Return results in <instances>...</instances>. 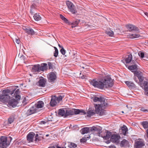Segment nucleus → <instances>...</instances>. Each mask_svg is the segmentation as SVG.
I'll return each mask as SVG.
<instances>
[{
	"mask_svg": "<svg viewBox=\"0 0 148 148\" xmlns=\"http://www.w3.org/2000/svg\"><path fill=\"white\" fill-rule=\"evenodd\" d=\"M66 109L65 117H66L68 116L74 115V111H73V109L71 110H67Z\"/></svg>",
	"mask_w": 148,
	"mask_h": 148,
	"instance_id": "21",
	"label": "nucleus"
},
{
	"mask_svg": "<svg viewBox=\"0 0 148 148\" xmlns=\"http://www.w3.org/2000/svg\"><path fill=\"white\" fill-rule=\"evenodd\" d=\"M136 61H134V60L132 61V62L133 64H135Z\"/></svg>",
	"mask_w": 148,
	"mask_h": 148,
	"instance_id": "62",
	"label": "nucleus"
},
{
	"mask_svg": "<svg viewBox=\"0 0 148 148\" xmlns=\"http://www.w3.org/2000/svg\"><path fill=\"white\" fill-rule=\"evenodd\" d=\"M60 16L62 19L64 21V22L67 23H68L69 24H70V22L69 21L65 18L64 16L60 14Z\"/></svg>",
	"mask_w": 148,
	"mask_h": 148,
	"instance_id": "39",
	"label": "nucleus"
},
{
	"mask_svg": "<svg viewBox=\"0 0 148 148\" xmlns=\"http://www.w3.org/2000/svg\"><path fill=\"white\" fill-rule=\"evenodd\" d=\"M140 110L141 111H143V112H148V109H146L145 107H142L141 108Z\"/></svg>",
	"mask_w": 148,
	"mask_h": 148,
	"instance_id": "50",
	"label": "nucleus"
},
{
	"mask_svg": "<svg viewBox=\"0 0 148 148\" xmlns=\"http://www.w3.org/2000/svg\"><path fill=\"white\" fill-rule=\"evenodd\" d=\"M7 138L5 136H2L0 139V147L6 148L9 144L7 143Z\"/></svg>",
	"mask_w": 148,
	"mask_h": 148,
	"instance_id": "5",
	"label": "nucleus"
},
{
	"mask_svg": "<svg viewBox=\"0 0 148 148\" xmlns=\"http://www.w3.org/2000/svg\"><path fill=\"white\" fill-rule=\"evenodd\" d=\"M140 86L144 88L145 90V94L148 96V82L147 81H144L143 83L141 84Z\"/></svg>",
	"mask_w": 148,
	"mask_h": 148,
	"instance_id": "11",
	"label": "nucleus"
},
{
	"mask_svg": "<svg viewBox=\"0 0 148 148\" xmlns=\"http://www.w3.org/2000/svg\"><path fill=\"white\" fill-rule=\"evenodd\" d=\"M106 33L110 36H112L114 34L113 32L111 30L106 31Z\"/></svg>",
	"mask_w": 148,
	"mask_h": 148,
	"instance_id": "42",
	"label": "nucleus"
},
{
	"mask_svg": "<svg viewBox=\"0 0 148 148\" xmlns=\"http://www.w3.org/2000/svg\"><path fill=\"white\" fill-rule=\"evenodd\" d=\"M35 134L33 132L29 133L27 136V140L29 142H32Z\"/></svg>",
	"mask_w": 148,
	"mask_h": 148,
	"instance_id": "16",
	"label": "nucleus"
},
{
	"mask_svg": "<svg viewBox=\"0 0 148 148\" xmlns=\"http://www.w3.org/2000/svg\"><path fill=\"white\" fill-rule=\"evenodd\" d=\"M129 144V142L125 139H123L120 144V146L122 147H125L127 146Z\"/></svg>",
	"mask_w": 148,
	"mask_h": 148,
	"instance_id": "25",
	"label": "nucleus"
},
{
	"mask_svg": "<svg viewBox=\"0 0 148 148\" xmlns=\"http://www.w3.org/2000/svg\"><path fill=\"white\" fill-rule=\"evenodd\" d=\"M40 70L41 71H44L46 70L47 68V64L46 63H44L40 65Z\"/></svg>",
	"mask_w": 148,
	"mask_h": 148,
	"instance_id": "26",
	"label": "nucleus"
},
{
	"mask_svg": "<svg viewBox=\"0 0 148 148\" xmlns=\"http://www.w3.org/2000/svg\"><path fill=\"white\" fill-rule=\"evenodd\" d=\"M47 78L49 82H54L57 78L56 73L51 72L49 73L47 75Z\"/></svg>",
	"mask_w": 148,
	"mask_h": 148,
	"instance_id": "6",
	"label": "nucleus"
},
{
	"mask_svg": "<svg viewBox=\"0 0 148 148\" xmlns=\"http://www.w3.org/2000/svg\"><path fill=\"white\" fill-rule=\"evenodd\" d=\"M23 29L26 33L28 34L33 35L35 33L34 30L30 28L24 27Z\"/></svg>",
	"mask_w": 148,
	"mask_h": 148,
	"instance_id": "12",
	"label": "nucleus"
},
{
	"mask_svg": "<svg viewBox=\"0 0 148 148\" xmlns=\"http://www.w3.org/2000/svg\"><path fill=\"white\" fill-rule=\"evenodd\" d=\"M90 138V136L87 137H83L80 140V142L81 143H84L86 142L87 139H89Z\"/></svg>",
	"mask_w": 148,
	"mask_h": 148,
	"instance_id": "43",
	"label": "nucleus"
},
{
	"mask_svg": "<svg viewBox=\"0 0 148 148\" xmlns=\"http://www.w3.org/2000/svg\"><path fill=\"white\" fill-rule=\"evenodd\" d=\"M14 118L13 116L10 117L8 119V123L11 124L14 121Z\"/></svg>",
	"mask_w": 148,
	"mask_h": 148,
	"instance_id": "46",
	"label": "nucleus"
},
{
	"mask_svg": "<svg viewBox=\"0 0 148 148\" xmlns=\"http://www.w3.org/2000/svg\"><path fill=\"white\" fill-rule=\"evenodd\" d=\"M145 145L144 141L140 140L135 141L134 147L135 148H144Z\"/></svg>",
	"mask_w": 148,
	"mask_h": 148,
	"instance_id": "7",
	"label": "nucleus"
},
{
	"mask_svg": "<svg viewBox=\"0 0 148 148\" xmlns=\"http://www.w3.org/2000/svg\"><path fill=\"white\" fill-rule=\"evenodd\" d=\"M35 141H39V139L38 137V134H36L35 136Z\"/></svg>",
	"mask_w": 148,
	"mask_h": 148,
	"instance_id": "51",
	"label": "nucleus"
},
{
	"mask_svg": "<svg viewBox=\"0 0 148 148\" xmlns=\"http://www.w3.org/2000/svg\"><path fill=\"white\" fill-rule=\"evenodd\" d=\"M44 105V103L42 101H38L36 104H35L34 107L35 108H42Z\"/></svg>",
	"mask_w": 148,
	"mask_h": 148,
	"instance_id": "19",
	"label": "nucleus"
},
{
	"mask_svg": "<svg viewBox=\"0 0 148 148\" xmlns=\"http://www.w3.org/2000/svg\"><path fill=\"white\" fill-rule=\"evenodd\" d=\"M145 14L146 16H147L148 17V13L146 12L145 13Z\"/></svg>",
	"mask_w": 148,
	"mask_h": 148,
	"instance_id": "60",
	"label": "nucleus"
},
{
	"mask_svg": "<svg viewBox=\"0 0 148 148\" xmlns=\"http://www.w3.org/2000/svg\"><path fill=\"white\" fill-rule=\"evenodd\" d=\"M127 27L128 29L130 31H132L133 30L138 31V29L137 27L132 25H127Z\"/></svg>",
	"mask_w": 148,
	"mask_h": 148,
	"instance_id": "18",
	"label": "nucleus"
},
{
	"mask_svg": "<svg viewBox=\"0 0 148 148\" xmlns=\"http://www.w3.org/2000/svg\"><path fill=\"white\" fill-rule=\"evenodd\" d=\"M93 101L94 102H99L100 104L103 103L106 104L107 103V101L106 99L102 97H94L93 98Z\"/></svg>",
	"mask_w": 148,
	"mask_h": 148,
	"instance_id": "8",
	"label": "nucleus"
},
{
	"mask_svg": "<svg viewBox=\"0 0 148 148\" xmlns=\"http://www.w3.org/2000/svg\"><path fill=\"white\" fill-rule=\"evenodd\" d=\"M48 148H56L54 146H51V147H49Z\"/></svg>",
	"mask_w": 148,
	"mask_h": 148,
	"instance_id": "63",
	"label": "nucleus"
},
{
	"mask_svg": "<svg viewBox=\"0 0 148 148\" xmlns=\"http://www.w3.org/2000/svg\"><path fill=\"white\" fill-rule=\"evenodd\" d=\"M139 80V85L140 86V84H142L143 83V82L145 81H143L144 80V77L143 76H142V77H139L138 78Z\"/></svg>",
	"mask_w": 148,
	"mask_h": 148,
	"instance_id": "45",
	"label": "nucleus"
},
{
	"mask_svg": "<svg viewBox=\"0 0 148 148\" xmlns=\"http://www.w3.org/2000/svg\"><path fill=\"white\" fill-rule=\"evenodd\" d=\"M134 75L136 76L138 78L139 77H142L143 76V74L142 72L140 71H136L134 73Z\"/></svg>",
	"mask_w": 148,
	"mask_h": 148,
	"instance_id": "36",
	"label": "nucleus"
},
{
	"mask_svg": "<svg viewBox=\"0 0 148 148\" xmlns=\"http://www.w3.org/2000/svg\"><path fill=\"white\" fill-rule=\"evenodd\" d=\"M90 128L88 127H84L82 128L80 131L81 134H84L88 133L90 131Z\"/></svg>",
	"mask_w": 148,
	"mask_h": 148,
	"instance_id": "24",
	"label": "nucleus"
},
{
	"mask_svg": "<svg viewBox=\"0 0 148 148\" xmlns=\"http://www.w3.org/2000/svg\"><path fill=\"white\" fill-rule=\"evenodd\" d=\"M101 128L99 126L92 127L90 129L91 132H94L95 133L97 134L100 137L101 135Z\"/></svg>",
	"mask_w": 148,
	"mask_h": 148,
	"instance_id": "9",
	"label": "nucleus"
},
{
	"mask_svg": "<svg viewBox=\"0 0 148 148\" xmlns=\"http://www.w3.org/2000/svg\"><path fill=\"white\" fill-rule=\"evenodd\" d=\"M18 103L17 100L14 99H13L11 100H9L8 104L10 106L13 107H14L17 106Z\"/></svg>",
	"mask_w": 148,
	"mask_h": 148,
	"instance_id": "13",
	"label": "nucleus"
},
{
	"mask_svg": "<svg viewBox=\"0 0 148 148\" xmlns=\"http://www.w3.org/2000/svg\"><path fill=\"white\" fill-rule=\"evenodd\" d=\"M128 68L132 72L134 73L135 72L137 71V66L136 64L132 65V66H129Z\"/></svg>",
	"mask_w": 148,
	"mask_h": 148,
	"instance_id": "17",
	"label": "nucleus"
},
{
	"mask_svg": "<svg viewBox=\"0 0 148 148\" xmlns=\"http://www.w3.org/2000/svg\"><path fill=\"white\" fill-rule=\"evenodd\" d=\"M80 21L79 20H76L74 21L73 23H70V24L72 25V26L71 27L72 28H73L74 27H75L77 26L79 23Z\"/></svg>",
	"mask_w": 148,
	"mask_h": 148,
	"instance_id": "34",
	"label": "nucleus"
},
{
	"mask_svg": "<svg viewBox=\"0 0 148 148\" xmlns=\"http://www.w3.org/2000/svg\"><path fill=\"white\" fill-rule=\"evenodd\" d=\"M79 77L82 79H86L87 78L86 76L83 75L81 73L80 74Z\"/></svg>",
	"mask_w": 148,
	"mask_h": 148,
	"instance_id": "48",
	"label": "nucleus"
},
{
	"mask_svg": "<svg viewBox=\"0 0 148 148\" xmlns=\"http://www.w3.org/2000/svg\"><path fill=\"white\" fill-rule=\"evenodd\" d=\"M90 84L95 87L103 89L112 87L113 85L114 82L110 76H107L100 80L93 79L90 81Z\"/></svg>",
	"mask_w": 148,
	"mask_h": 148,
	"instance_id": "1",
	"label": "nucleus"
},
{
	"mask_svg": "<svg viewBox=\"0 0 148 148\" xmlns=\"http://www.w3.org/2000/svg\"><path fill=\"white\" fill-rule=\"evenodd\" d=\"M46 80L43 78L40 79L38 82V85L41 87H44L46 83Z\"/></svg>",
	"mask_w": 148,
	"mask_h": 148,
	"instance_id": "23",
	"label": "nucleus"
},
{
	"mask_svg": "<svg viewBox=\"0 0 148 148\" xmlns=\"http://www.w3.org/2000/svg\"><path fill=\"white\" fill-rule=\"evenodd\" d=\"M14 95L15 97L17 99V100H19L20 99V96L19 95Z\"/></svg>",
	"mask_w": 148,
	"mask_h": 148,
	"instance_id": "55",
	"label": "nucleus"
},
{
	"mask_svg": "<svg viewBox=\"0 0 148 148\" xmlns=\"http://www.w3.org/2000/svg\"><path fill=\"white\" fill-rule=\"evenodd\" d=\"M147 136L148 138V129L147 130Z\"/></svg>",
	"mask_w": 148,
	"mask_h": 148,
	"instance_id": "64",
	"label": "nucleus"
},
{
	"mask_svg": "<svg viewBox=\"0 0 148 148\" xmlns=\"http://www.w3.org/2000/svg\"><path fill=\"white\" fill-rule=\"evenodd\" d=\"M66 4L69 10L73 14H75L77 12L76 8L74 5L71 1H66Z\"/></svg>",
	"mask_w": 148,
	"mask_h": 148,
	"instance_id": "4",
	"label": "nucleus"
},
{
	"mask_svg": "<svg viewBox=\"0 0 148 148\" xmlns=\"http://www.w3.org/2000/svg\"><path fill=\"white\" fill-rule=\"evenodd\" d=\"M134 81L137 83H138L139 84V82L138 80V79H137V78L136 77L134 78Z\"/></svg>",
	"mask_w": 148,
	"mask_h": 148,
	"instance_id": "56",
	"label": "nucleus"
},
{
	"mask_svg": "<svg viewBox=\"0 0 148 148\" xmlns=\"http://www.w3.org/2000/svg\"><path fill=\"white\" fill-rule=\"evenodd\" d=\"M87 114L88 116L90 117L95 114V111L94 110H89L87 112Z\"/></svg>",
	"mask_w": 148,
	"mask_h": 148,
	"instance_id": "33",
	"label": "nucleus"
},
{
	"mask_svg": "<svg viewBox=\"0 0 148 148\" xmlns=\"http://www.w3.org/2000/svg\"><path fill=\"white\" fill-rule=\"evenodd\" d=\"M71 145L73 148H75L77 147V145L73 143H71Z\"/></svg>",
	"mask_w": 148,
	"mask_h": 148,
	"instance_id": "54",
	"label": "nucleus"
},
{
	"mask_svg": "<svg viewBox=\"0 0 148 148\" xmlns=\"http://www.w3.org/2000/svg\"><path fill=\"white\" fill-rule=\"evenodd\" d=\"M108 103L106 104L101 103L98 104H95V112L97 114L101 116L104 114L103 109V108H105L108 106Z\"/></svg>",
	"mask_w": 148,
	"mask_h": 148,
	"instance_id": "3",
	"label": "nucleus"
},
{
	"mask_svg": "<svg viewBox=\"0 0 148 148\" xmlns=\"http://www.w3.org/2000/svg\"><path fill=\"white\" fill-rule=\"evenodd\" d=\"M65 112L66 111L63 109H60L58 110V114L62 116H64L65 117Z\"/></svg>",
	"mask_w": 148,
	"mask_h": 148,
	"instance_id": "32",
	"label": "nucleus"
},
{
	"mask_svg": "<svg viewBox=\"0 0 148 148\" xmlns=\"http://www.w3.org/2000/svg\"><path fill=\"white\" fill-rule=\"evenodd\" d=\"M34 18L36 21H38L41 19V17L40 15L37 13L35 14L34 16Z\"/></svg>",
	"mask_w": 148,
	"mask_h": 148,
	"instance_id": "37",
	"label": "nucleus"
},
{
	"mask_svg": "<svg viewBox=\"0 0 148 148\" xmlns=\"http://www.w3.org/2000/svg\"><path fill=\"white\" fill-rule=\"evenodd\" d=\"M138 55L141 58H143L144 57V54L143 52H140L138 53Z\"/></svg>",
	"mask_w": 148,
	"mask_h": 148,
	"instance_id": "52",
	"label": "nucleus"
},
{
	"mask_svg": "<svg viewBox=\"0 0 148 148\" xmlns=\"http://www.w3.org/2000/svg\"><path fill=\"white\" fill-rule=\"evenodd\" d=\"M18 56L20 58H21L22 57L23 58L24 57V56L22 55V54H20V53L19 54Z\"/></svg>",
	"mask_w": 148,
	"mask_h": 148,
	"instance_id": "58",
	"label": "nucleus"
},
{
	"mask_svg": "<svg viewBox=\"0 0 148 148\" xmlns=\"http://www.w3.org/2000/svg\"><path fill=\"white\" fill-rule=\"evenodd\" d=\"M74 111V114H85L86 113L83 110H79L74 109H73Z\"/></svg>",
	"mask_w": 148,
	"mask_h": 148,
	"instance_id": "14",
	"label": "nucleus"
},
{
	"mask_svg": "<svg viewBox=\"0 0 148 148\" xmlns=\"http://www.w3.org/2000/svg\"><path fill=\"white\" fill-rule=\"evenodd\" d=\"M141 125L143 126L145 129L148 127V121H145L141 123Z\"/></svg>",
	"mask_w": 148,
	"mask_h": 148,
	"instance_id": "38",
	"label": "nucleus"
},
{
	"mask_svg": "<svg viewBox=\"0 0 148 148\" xmlns=\"http://www.w3.org/2000/svg\"><path fill=\"white\" fill-rule=\"evenodd\" d=\"M40 65L37 64L34 65L32 68V70L35 72H39L40 70Z\"/></svg>",
	"mask_w": 148,
	"mask_h": 148,
	"instance_id": "31",
	"label": "nucleus"
},
{
	"mask_svg": "<svg viewBox=\"0 0 148 148\" xmlns=\"http://www.w3.org/2000/svg\"><path fill=\"white\" fill-rule=\"evenodd\" d=\"M48 65L49 69H51L53 71L54 68V66L53 63L50 62H48Z\"/></svg>",
	"mask_w": 148,
	"mask_h": 148,
	"instance_id": "41",
	"label": "nucleus"
},
{
	"mask_svg": "<svg viewBox=\"0 0 148 148\" xmlns=\"http://www.w3.org/2000/svg\"><path fill=\"white\" fill-rule=\"evenodd\" d=\"M16 42L18 44L20 42V40L19 39H16L15 40Z\"/></svg>",
	"mask_w": 148,
	"mask_h": 148,
	"instance_id": "57",
	"label": "nucleus"
},
{
	"mask_svg": "<svg viewBox=\"0 0 148 148\" xmlns=\"http://www.w3.org/2000/svg\"><path fill=\"white\" fill-rule=\"evenodd\" d=\"M55 51L53 53V56L55 57H57L58 56V51L56 47H54Z\"/></svg>",
	"mask_w": 148,
	"mask_h": 148,
	"instance_id": "44",
	"label": "nucleus"
},
{
	"mask_svg": "<svg viewBox=\"0 0 148 148\" xmlns=\"http://www.w3.org/2000/svg\"><path fill=\"white\" fill-rule=\"evenodd\" d=\"M14 90L12 92L8 89L3 90L1 95H0V101L8 102L10 99V94L12 95L14 93Z\"/></svg>",
	"mask_w": 148,
	"mask_h": 148,
	"instance_id": "2",
	"label": "nucleus"
},
{
	"mask_svg": "<svg viewBox=\"0 0 148 148\" xmlns=\"http://www.w3.org/2000/svg\"><path fill=\"white\" fill-rule=\"evenodd\" d=\"M35 3H32V5L31 7V9H30V13L31 14H33L34 13V10L36 8V7H37L38 5H35Z\"/></svg>",
	"mask_w": 148,
	"mask_h": 148,
	"instance_id": "30",
	"label": "nucleus"
},
{
	"mask_svg": "<svg viewBox=\"0 0 148 148\" xmlns=\"http://www.w3.org/2000/svg\"><path fill=\"white\" fill-rule=\"evenodd\" d=\"M60 52L63 55H64L65 53V50L63 47H62V48L60 50Z\"/></svg>",
	"mask_w": 148,
	"mask_h": 148,
	"instance_id": "49",
	"label": "nucleus"
},
{
	"mask_svg": "<svg viewBox=\"0 0 148 148\" xmlns=\"http://www.w3.org/2000/svg\"><path fill=\"white\" fill-rule=\"evenodd\" d=\"M111 135V132L108 131L107 132L106 136H103L101 135V137H103L104 139L108 140L110 138V136H112Z\"/></svg>",
	"mask_w": 148,
	"mask_h": 148,
	"instance_id": "28",
	"label": "nucleus"
},
{
	"mask_svg": "<svg viewBox=\"0 0 148 148\" xmlns=\"http://www.w3.org/2000/svg\"><path fill=\"white\" fill-rule=\"evenodd\" d=\"M56 148H66V147H60L59 146H57Z\"/></svg>",
	"mask_w": 148,
	"mask_h": 148,
	"instance_id": "61",
	"label": "nucleus"
},
{
	"mask_svg": "<svg viewBox=\"0 0 148 148\" xmlns=\"http://www.w3.org/2000/svg\"><path fill=\"white\" fill-rule=\"evenodd\" d=\"M55 96H52L50 103V106L52 107L54 106L57 103V101L55 99Z\"/></svg>",
	"mask_w": 148,
	"mask_h": 148,
	"instance_id": "20",
	"label": "nucleus"
},
{
	"mask_svg": "<svg viewBox=\"0 0 148 148\" xmlns=\"http://www.w3.org/2000/svg\"><path fill=\"white\" fill-rule=\"evenodd\" d=\"M125 84L129 87L131 88H136V86L135 84L131 82L127 81L125 82Z\"/></svg>",
	"mask_w": 148,
	"mask_h": 148,
	"instance_id": "29",
	"label": "nucleus"
},
{
	"mask_svg": "<svg viewBox=\"0 0 148 148\" xmlns=\"http://www.w3.org/2000/svg\"><path fill=\"white\" fill-rule=\"evenodd\" d=\"M40 3V0H34L33 1V3H35V5H38Z\"/></svg>",
	"mask_w": 148,
	"mask_h": 148,
	"instance_id": "47",
	"label": "nucleus"
},
{
	"mask_svg": "<svg viewBox=\"0 0 148 148\" xmlns=\"http://www.w3.org/2000/svg\"><path fill=\"white\" fill-rule=\"evenodd\" d=\"M130 36L132 38H141L142 37L140 35L137 34H132L130 35Z\"/></svg>",
	"mask_w": 148,
	"mask_h": 148,
	"instance_id": "35",
	"label": "nucleus"
},
{
	"mask_svg": "<svg viewBox=\"0 0 148 148\" xmlns=\"http://www.w3.org/2000/svg\"><path fill=\"white\" fill-rule=\"evenodd\" d=\"M19 93H20V91H19V89H18L14 93V95H19Z\"/></svg>",
	"mask_w": 148,
	"mask_h": 148,
	"instance_id": "53",
	"label": "nucleus"
},
{
	"mask_svg": "<svg viewBox=\"0 0 148 148\" xmlns=\"http://www.w3.org/2000/svg\"><path fill=\"white\" fill-rule=\"evenodd\" d=\"M120 138V136L117 134H113L111 137V141L114 143H118L119 140Z\"/></svg>",
	"mask_w": 148,
	"mask_h": 148,
	"instance_id": "10",
	"label": "nucleus"
},
{
	"mask_svg": "<svg viewBox=\"0 0 148 148\" xmlns=\"http://www.w3.org/2000/svg\"><path fill=\"white\" fill-rule=\"evenodd\" d=\"M36 112V109L34 106H32L27 111V115H30Z\"/></svg>",
	"mask_w": 148,
	"mask_h": 148,
	"instance_id": "15",
	"label": "nucleus"
},
{
	"mask_svg": "<svg viewBox=\"0 0 148 148\" xmlns=\"http://www.w3.org/2000/svg\"><path fill=\"white\" fill-rule=\"evenodd\" d=\"M132 55L130 54L128 55L125 58V61L126 63H129L132 61Z\"/></svg>",
	"mask_w": 148,
	"mask_h": 148,
	"instance_id": "27",
	"label": "nucleus"
},
{
	"mask_svg": "<svg viewBox=\"0 0 148 148\" xmlns=\"http://www.w3.org/2000/svg\"><path fill=\"white\" fill-rule=\"evenodd\" d=\"M64 97V95H59L58 97H57L55 96V99L57 101L59 102L62 100V99Z\"/></svg>",
	"mask_w": 148,
	"mask_h": 148,
	"instance_id": "40",
	"label": "nucleus"
},
{
	"mask_svg": "<svg viewBox=\"0 0 148 148\" xmlns=\"http://www.w3.org/2000/svg\"><path fill=\"white\" fill-rule=\"evenodd\" d=\"M41 124H45V123H46V122L44 121H42L41 122Z\"/></svg>",
	"mask_w": 148,
	"mask_h": 148,
	"instance_id": "59",
	"label": "nucleus"
},
{
	"mask_svg": "<svg viewBox=\"0 0 148 148\" xmlns=\"http://www.w3.org/2000/svg\"><path fill=\"white\" fill-rule=\"evenodd\" d=\"M128 131V129L127 127L125 125H123L121 129V134H123L124 135H125Z\"/></svg>",
	"mask_w": 148,
	"mask_h": 148,
	"instance_id": "22",
	"label": "nucleus"
}]
</instances>
